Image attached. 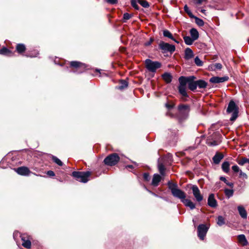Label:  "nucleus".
<instances>
[{
	"instance_id": "nucleus-53",
	"label": "nucleus",
	"mask_w": 249,
	"mask_h": 249,
	"mask_svg": "<svg viewBox=\"0 0 249 249\" xmlns=\"http://www.w3.org/2000/svg\"><path fill=\"white\" fill-rule=\"evenodd\" d=\"M153 41V39L152 38H150L149 40L148 41H147L146 42H145L144 43V45L145 46H149L150 45H151V44L152 43V42Z\"/></svg>"
},
{
	"instance_id": "nucleus-37",
	"label": "nucleus",
	"mask_w": 249,
	"mask_h": 249,
	"mask_svg": "<svg viewBox=\"0 0 249 249\" xmlns=\"http://www.w3.org/2000/svg\"><path fill=\"white\" fill-rule=\"evenodd\" d=\"M195 18V22L199 26H202L204 25V21L200 18H199L197 17H193Z\"/></svg>"
},
{
	"instance_id": "nucleus-48",
	"label": "nucleus",
	"mask_w": 249,
	"mask_h": 249,
	"mask_svg": "<svg viewBox=\"0 0 249 249\" xmlns=\"http://www.w3.org/2000/svg\"><path fill=\"white\" fill-rule=\"evenodd\" d=\"M107 3L110 4H115L117 3L118 0H105Z\"/></svg>"
},
{
	"instance_id": "nucleus-19",
	"label": "nucleus",
	"mask_w": 249,
	"mask_h": 249,
	"mask_svg": "<svg viewBox=\"0 0 249 249\" xmlns=\"http://www.w3.org/2000/svg\"><path fill=\"white\" fill-rule=\"evenodd\" d=\"M194 56V53L192 50L189 48H187L185 49V57L184 58L186 60H189L192 58Z\"/></svg>"
},
{
	"instance_id": "nucleus-14",
	"label": "nucleus",
	"mask_w": 249,
	"mask_h": 249,
	"mask_svg": "<svg viewBox=\"0 0 249 249\" xmlns=\"http://www.w3.org/2000/svg\"><path fill=\"white\" fill-rule=\"evenodd\" d=\"M237 210L240 215L242 218L246 219L247 218V212L243 206H238L237 207Z\"/></svg>"
},
{
	"instance_id": "nucleus-31",
	"label": "nucleus",
	"mask_w": 249,
	"mask_h": 249,
	"mask_svg": "<svg viewBox=\"0 0 249 249\" xmlns=\"http://www.w3.org/2000/svg\"><path fill=\"white\" fill-rule=\"evenodd\" d=\"M179 82V86H186V84L187 83V80L186 77L181 76L178 79Z\"/></svg>"
},
{
	"instance_id": "nucleus-34",
	"label": "nucleus",
	"mask_w": 249,
	"mask_h": 249,
	"mask_svg": "<svg viewBox=\"0 0 249 249\" xmlns=\"http://www.w3.org/2000/svg\"><path fill=\"white\" fill-rule=\"evenodd\" d=\"M219 143H220V142L218 141H212L209 139H207V143L208 145H209L210 146H215V145L219 144Z\"/></svg>"
},
{
	"instance_id": "nucleus-4",
	"label": "nucleus",
	"mask_w": 249,
	"mask_h": 249,
	"mask_svg": "<svg viewBox=\"0 0 249 249\" xmlns=\"http://www.w3.org/2000/svg\"><path fill=\"white\" fill-rule=\"evenodd\" d=\"M145 67L151 72H155L156 70L160 68L161 63L158 61H153L149 59H147L145 61Z\"/></svg>"
},
{
	"instance_id": "nucleus-6",
	"label": "nucleus",
	"mask_w": 249,
	"mask_h": 249,
	"mask_svg": "<svg viewBox=\"0 0 249 249\" xmlns=\"http://www.w3.org/2000/svg\"><path fill=\"white\" fill-rule=\"evenodd\" d=\"M209 227L204 224H200L197 227V235L199 239L203 240L208 231Z\"/></svg>"
},
{
	"instance_id": "nucleus-42",
	"label": "nucleus",
	"mask_w": 249,
	"mask_h": 249,
	"mask_svg": "<svg viewBox=\"0 0 249 249\" xmlns=\"http://www.w3.org/2000/svg\"><path fill=\"white\" fill-rule=\"evenodd\" d=\"M159 170L161 175H164L165 168L164 166L162 164L159 165Z\"/></svg>"
},
{
	"instance_id": "nucleus-39",
	"label": "nucleus",
	"mask_w": 249,
	"mask_h": 249,
	"mask_svg": "<svg viewBox=\"0 0 249 249\" xmlns=\"http://www.w3.org/2000/svg\"><path fill=\"white\" fill-rule=\"evenodd\" d=\"M247 163H249V159H247L246 158H242V159L238 161V163L241 165H243L244 164Z\"/></svg>"
},
{
	"instance_id": "nucleus-32",
	"label": "nucleus",
	"mask_w": 249,
	"mask_h": 249,
	"mask_svg": "<svg viewBox=\"0 0 249 249\" xmlns=\"http://www.w3.org/2000/svg\"><path fill=\"white\" fill-rule=\"evenodd\" d=\"M188 88L192 91L195 90L197 88L196 81L194 82H190L188 84Z\"/></svg>"
},
{
	"instance_id": "nucleus-3",
	"label": "nucleus",
	"mask_w": 249,
	"mask_h": 249,
	"mask_svg": "<svg viewBox=\"0 0 249 249\" xmlns=\"http://www.w3.org/2000/svg\"><path fill=\"white\" fill-rule=\"evenodd\" d=\"M90 172H76L74 171L72 172V175L76 179L80 182L86 183L89 180V178L90 176Z\"/></svg>"
},
{
	"instance_id": "nucleus-50",
	"label": "nucleus",
	"mask_w": 249,
	"mask_h": 249,
	"mask_svg": "<svg viewBox=\"0 0 249 249\" xmlns=\"http://www.w3.org/2000/svg\"><path fill=\"white\" fill-rule=\"evenodd\" d=\"M239 177L240 178H247V175L246 174L242 172L241 170H240L239 171Z\"/></svg>"
},
{
	"instance_id": "nucleus-55",
	"label": "nucleus",
	"mask_w": 249,
	"mask_h": 249,
	"mask_svg": "<svg viewBox=\"0 0 249 249\" xmlns=\"http://www.w3.org/2000/svg\"><path fill=\"white\" fill-rule=\"evenodd\" d=\"M131 17H124L123 21L125 22L126 20H128Z\"/></svg>"
},
{
	"instance_id": "nucleus-2",
	"label": "nucleus",
	"mask_w": 249,
	"mask_h": 249,
	"mask_svg": "<svg viewBox=\"0 0 249 249\" xmlns=\"http://www.w3.org/2000/svg\"><path fill=\"white\" fill-rule=\"evenodd\" d=\"M239 108L235 102L231 100L229 103L227 108V113L231 115L230 118L231 121H235L238 116Z\"/></svg>"
},
{
	"instance_id": "nucleus-56",
	"label": "nucleus",
	"mask_w": 249,
	"mask_h": 249,
	"mask_svg": "<svg viewBox=\"0 0 249 249\" xmlns=\"http://www.w3.org/2000/svg\"><path fill=\"white\" fill-rule=\"evenodd\" d=\"M197 10L198 11H200L202 12V13H203L204 14H206V13H205L206 10H204V9H199Z\"/></svg>"
},
{
	"instance_id": "nucleus-29",
	"label": "nucleus",
	"mask_w": 249,
	"mask_h": 249,
	"mask_svg": "<svg viewBox=\"0 0 249 249\" xmlns=\"http://www.w3.org/2000/svg\"><path fill=\"white\" fill-rule=\"evenodd\" d=\"M216 223L219 226L223 225L225 223V218L222 216H218L217 218Z\"/></svg>"
},
{
	"instance_id": "nucleus-24",
	"label": "nucleus",
	"mask_w": 249,
	"mask_h": 249,
	"mask_svg": "<svg viewBox=\"0 0 249 249\" xmlns=\"http://www.w3.org/2000/svg\"><path fill=\"white\" fill-rule=\"evenodd\" d=\"M163 36L165 37H168L171 39L174 40L175 42L178 43L179 42L174 38L172 34L167 30H164L163 32Z\"/></svg>"
},
{
	"instance_id": "nucleus-9",
	"label": "nucleus",
	"mask_w": 249,
	"mask_h": 249,
	"mask_svg": "<svg viewBox=\"0 0 249 249\" xmlns=\"http://www.w3.org/2000/svg\"><path fill=\"white\" fill-rule=\"evenodd\" d=\"M179 113L184 116H187L190 111V107L187 105H180L178 107Z\"/></svg>"
},
{
	"instance_id": "nucleus-26",
	"label": "nucleus",
	"mask_w": 249,
	"mask_h": 249,
	"mask_svg": "<svg viewBox=\"0 0 249 249\" xmlns=\"http://www.w3.org/2000/svg\"><path fill=\"white\" fill-rule=\"evenodd\" d=\"M186 87L183 86H179L178 91L180 94L183 97H188L187 93L186 92Z\"/></svg>"
},
{
	"instance_id": "nucleus-54",
	"label": "nucleus",
	"mask_w": 249,
	"mask_h": 249,
	"mask_svg": "<svg viewBox=\"0 0 249 249\" xmlns=\"http://www.w3.org/2000/svg\"><path fill=\"white\" fill-rule=\"evenodd\" d=\"M165 106L166 107L168 108V109H170V108H172L174 106V105L173 104H169V103H166L165 104Z\"/></svg>"
},
{
	"instance_id": "nucleus-35",
	"label": "nucleus",
	"mask_w": 249,
	"mask_h": 249,
	"mask_svg": "<svg viewBox=\"0 0 249 249\" xmlns=\"http://www.w3.org/2000/svg\"><path fill=\"white\" fill-rule=\"evenodd\" d=\"M128 86L127 82L125 80H121L120 81V86H119L118 89H123Z\"/></svg>"
},
{
	"instance_id": "nucleus-22",
	"label": "nucleus",
	"mask_w": 249,
	"mask_h": 249,
	"mask_svg": "<svg viewBox=\"0 0 249 249\" xmlns=\"http://www.w3.org/2000/svg\"><path fill=\"white\" fill-rule=\"evenodd\" d=\"M191 34V37H192L194 40H196L199 37V34L196 29L192 28L190 31Z\"/></svg>"
},
{
	"instance_id": "nucleus-25",
	"label": "nucleus",
	"mask_w": 249,
	"mask_h": 249,
	"mask_svg": "<svg viewBox=\"0 0 249 249\" xmlns=\"http://www.w3.org/2000/svg\"><path fill=\"white\" fill-rule=\"evenodd\" d=\"M197 87L199 89H204L207 86V83L203 80H199L196 81Z\"/></svg>"
},
{
	"instance_id": "nucleus-45",
	"label": "nucleus",
	"mask_w": 249,
	"mask_h": 249,
	"mask_svg": "<svg viewBox=\"0 0 249 249\" xmlns=\"http://www.w3.org/2000/svg\"><path fill=\"white\" fill-rule=\"evenodd\" d=\"M187 83L189 84L190 82H194V80L196 78L194 76H191L189 77H187Z\"/></svg>"
},
{
	"instance_id": "nucleus-16",
	"label": "nucleus",
	"mask_w": 249,
	"mask_h": 249,
	"mask_svg": "<svg viewBox=\"0 0 249 249\" xmlns=\"http://www.w3.org/2000/svg\"><path fill=\"white\" fill-rule=\"evenodd\" d=\"M182 203L184 204L185 206L189 207L191 210L195 208V204L190 199H185V198L182 200Z\"/></svg>"
},
{
	"instance_id": "nucleus-21",
	"label": "nucleus",
	"mask_w": 249,
	"mask_h": 249,
	"mask_svg": "<svg viewBox=\"0 0 249 249\" xmlns=\"http://www.w3.org/2000/svg\"><path fill=\"white\" fill-rule=\"evenodd\" d=\"M223 155L221 153H216L213 157V160L215 164H218L221 160L223 158Z\"/></svg>"
},
{
	"instance_id": "nucleus-43",
	"label": "nucleus",
	"mask_w": 249,
	"mask_h": 249,
	"mask_svg": "<svg viewBox=\"0 0 249 249\" xmlns=\"http://www.w3.org/2000/svg\"><path fill=\"white\" fill-rule=\"evenodd\" d=\"M192 1L194 4L199 5L202 4L204 2H206V0H192Z\"/></svg>"
},
{
	"instance_id": "nucleus-8",
	"label": "nucleus",
	"mask_w": 249,
	"mask_h": 249,
	"mask_svg": "<svg viewBox=\"0 0 249 249\" xmlns=\"http://www.w3.org/2000/svg\"><path fill=\"white\" fill-rule=\"evenodd\" d=\"M193 194L196 200L200 202L203 200V196L200 194V191L196 185H193L191 188Z\"/></svg>"
},
{
	"instance_id": "nucleus-5",
	"label": "nucleus",
	"mask_w": 249,
	"mask_h": 249,
	"mask_svg": "<svg viewBox=\"0 0 249 249\" xmlns=\"http://www.w3.org/2000/svg\"><path fill=\"white\" fill-rule=\"evenodd\" d=\"M120 160V157L117 153L111 154L107 156L104 161L105 164L109 166H113L118 163Z\"/></svg>"
},
{
	"instance_id": "nucleus-41",
	"label": "nucleus",
	"mask_w": 249,
	"mask_h": 249,
	"mask_svg": "<svg viewBox=\"0 0 249 249\" xmlns=\"http://www.w3.org/2000/svg\"><path fill=\"white\" fill-rule=\"evenodd\" d=\"M195 63L197 66H202L203 62L199 59L198 56L195 58Z\"/></svg>"
},
{
	"instance_id": "nucleus-57",
	"label": "nucleus",
	"mask_w": 249,
	"mask_h": 249,
	"mask_svg": "<svg viewBox=\"0 0 249 249\" xmlns=\"http://www.w3.org/2000/svg\"><path fill=\"white\" fill-rule=\"evenodd\" d=\"M126 168H133V166L132 165H129L126 166Z\"/></svg>"
},
{
	"instance_id": "nucleus-27",
	"label": "nucleus",
	"mask_w": 249,
	"mask_h": 249,
	"mask_svg": "<svg viewBox=\"0 0 249 249\" xmlns=\"http://www.w3.org/2000/svg\"><path fill=\"white\" fill-rule=\"evenodd\" d=\"M222 169L223 171L226 173L230 170V163L228 161H224L222 164Z\"/></svg>"
},
{
	"instance_id": "nucleus-28",
	"label": "nucleus",
	"mask_w": 249,
	"mask_h": 249,
	"mask_svg": "<svg viewBox=\"0 0 249 249\" xmlns=\"http://www.w3.org/2000/svg\"><path fill=\"white\" fill-rule=\"evenodd\" d=\"M183 39L185 44L188 45H191L195 41L192 37L189 36H184Z\"/></svg>"
},
{
	"instance_id": "nucleus-36",
	"label": "nucleus",
	"mask_w": 249,
	"mask_h": 249,
	"mask_svg": "<svg viewBox=\"0 0 249 249\" xmlns=\"http://www.w3.org/2000/svg\"><path fill=\"white\" fill-rule=\"evenodd\" d=\"M224 193L225 194V195L228 197L230 198V197L232 196L233 195V190H230L228 189H226L224 190Z\"/></svg>"
},
{
	"instance_id": "nucleus-20",
	"label": "nucleus",
	"mask_w": 249,
	"mask_h": 249,
	"mask_svg": "<svg viewBox=\"0 0 249 249\" xmlns=\"http://www.w3.org/2000/svg\"><path fill=\"white\" fill-rule=\"evenodd\" d=\"M16 49L18 53L21 54L26 51V48L24 44L20 43L17 45Z\"/></svg>"
},
{
	"instance_id": "nucleus-58",
	"label": "nucleus",
	"mask_w": 249,
	"mask_h": 249,
	"mask_svg": "<svg viewBox=\"0 0 249 249\" xmlns=\"http://www.w3.org/2000/svg\"><path fill=\"white\" fill-rule=\"evenodd\" d=\"M123 16H130V15H129V14L128 13H124V15H123Z\"/></svg>"
},
{
	"instance_id": "nucleus-44",
	"label": "nucleus",
	"mask_w": 249,
	"mask_h": 249,
	"mask_svg": "<svg viewBox=\"0 0 249 249\" xmlns=\"http://www.w3.org/2000/svg\"><path fill=\"white\" fill-rule=\"evenodd\" d=\"M138 1H136L135 0H131V5L132 6L135 8L136 9H139V6L138 5Z\"/></svg>"
},
{
	"instance_id": "nucleus-30",
	"label": "nucleus",
	"mask_w": 249,
	"mask_h": 249,
	"mask_svg": "<svg viewBox=\"0 0 249 249\" xmlns=\"http://www.w3.org/2000/svg\"><path fill=\"white\" fill-rule=\"evenodd\" d=\"M162 78L167 83H170L172 81L171 75L168 73H165L162 75Z\"/></svg>"
},
{
	"instance_id": "nucleus-17",
	"label": "nucleus",
	"mask_w": 249,
	"mask_h": 249,
	"mask_svg": "<svg viewBox=\"0 0 249 249\" xmlns=\"http://www.w3.org/2000/svg\"><path fill=\"white\" fill-rule=\"evenodd\" d=\"M238 242L243 246H247L248 244V242L244 234H240L238 236Z\"/></svg>"
},
{
	"instance_id": "nucleus-38",
	"label": "nucleus",
	"mask_w": 249,
	"mask_h": 249,
	"mask_svg": "<svg viewBox=\"0 0 249 249\" xmlns=\"http://www.w3.org/2000/svg\"><path fill=\"white\" fill-rule=\"evenodd\" d=\"M220 179L223 181H224L228 186H230L231 188H233V184L232 182H229L226 178L224 177H221L220 178Z\"/></svg>"
},
{
	"instance_id": "nucleus-18",
	"label": "nucleus",
	"mask_w": 249,
	"mask_h": 249,
	"mask_svg": "<svg viewBox=\"0 0 249 249\" xmlns=\"http://www.w3.org/2000/svg\"><path fill=\"white\" fill-rule=\"evenodd\" d=\"M160 180V176L158 174H154L152 179V184L154 186H157Z\"/></svg>"
},
{
	"instance_id": "nucleus-15",
	"label": "nucleus",
	"mask_w": 249,
	"mask_h": 249,
	"mask_svg": "<svg viewBox=\"0 0 249 249\" xmlns=\"http://www.w3.org/2000/svg\"><path fill=\"white\" fill-rule=\"evenodd\" d=\"M70 65L71 67L75 68H82L83 69L86 68V66L85 64L78 61H71L70 63Z\"/></svg>"
},
{
	"instance_id": "nucleus-11",
	"label": "nucleus",
	"mask_w": 249,
	"mask_h": 249,
	"mask_svg": "<svg viewBox=\"0 0 249 249\" xmlns=\"http://www.w3.org/2000/svg\"><path fill=\"white\" fill-rule=\"evenodd\" d=\"M229 77L228 76H224L219 77L217 76L212 77L210 79V82L212 83H220L228 81Z\"/></svg>"
},
{
	"instance_id": "nucleus-12",
	"label": "nucleus",
	"mask_w": 249,
	"mask_h": 249,
	"mask_svg": "<svg viewBox=\"0 0 249 249\" xmlns=\"http://www.w3.org/2000/svg\"><path fill=\"white\" fill-rule=\"evenodd\" d=\"M21 240L22 241V245L27 249H30L31 247V242L29 239V237H27L25 234L21 235Z\"/></svg>"
},
{
	"instance_id": "nucleus-47",
	"label": "nucleus",
	"mask_w": 249,
	"mask_h": 249,
	"mask_svg": "<svg viewBox=\"0 0 249 249\" xmlns=\"http://www.w3.org/2000/svg\"><path fill=\"white\" fill-rule=\"evenodd\" d=\"M231 168L233 171L235 173H237L240 171L239 167L236 165L232 166Z\"/></svg>"
},
{
	"instance_id": "nucleus-7",
	"label": "nucleus",
	"mask_w": 249,
	"mask_h": 249,
	"mask_svg": "<svg viewBox=\"0 0 249 249\" xmlns=\"http://www.w3.org/2000/svg\"><path fill=\"white\" fill-rule=\"evenodd\" d=\"M160 48L164 52H169L173 53L175 51V46L173 45L169 44L161 41L159 44Z\"/></svg>"
},
{
	"instance_id": "nucleus-46",
	"label": "nucleus",
	"mask_w": 249,
	"mask_h": 249,
	"mask_svg": "<svg viewBox=\"0 0 249 249\" xmlns=\"http://www.w3.org/2000/svg\"><path fill=\"white\" fill-rule=\"evenodd\" d=\"M213 67H214V70L216 69V70H220L222 69V66L221 64L217 63H215V64H214Z\"/></svg>"
},
{
	"instance_id": "nucleus-13",
	"label": "nucleus",
	"mask_w": 249,
	"mask_h": 249,
	"mask_svg": "<svg viewBox=\"0 0 249 249\" xmlns=\"http://www.w3.org/2000/svg\"><path fill=\"white\" fill-rule=\"evenodd\" d=\"M208 204L212 208H215L217 206V201L213 194H211L209 195L208 199Z\"/></svg>"
},
{
	"instance_id": "nucleus-10",
	"label": "nucleus",
	"mask_w": 249,
	"mask_h": 249,
	"mask_svg": "<svg viewBox=\"0 0 249 249\" xmlns=\"http://www.w3.org/2000/svg\"><path fill=\"white\" fill-rule=\"evenodd\" d=\"M15 170L18 174L22 176H28L31 172L29 168L25 166L18 167Z\"/></svg>"
},
{
	"instance_id": "nucleus-40",
	"label": "nucleus",
	"mask_w": 249,
	"mask_h": 249,
	"mask_svg": "<svg viewBox=\"0 0 249 249\" xmlns=\"http://www.w3.org/2000/svg\"><path fill=\"white\" fill-rule=\"evenodd\" d=\"M52 160L55 163H56L58 165H59V166L63 165V162L56 157L53 156L52 157Z\"/></svg>"
},
{
	"instance_id": "nucleus-23",
	"label": "nucleus",
	"mask_w": 249,
	"mask_h": 249,
	"mask_svg": "<svg viewBox=\"0 0 249 249\" xmlns=\"http://www.w3.org/2000/svg\"><path fill=\"white\" fill-rule=\"evenodd\" d=\"M0 54L7 56H11L12 54V53L7 48L4 47L2 48L1 49H0Z\"/></svg>"
},
{
	"instance_id": "nucleus-1",
	"label": "nucleus",
	"mask_w": 249,
	"mask_h": 249,
	"mask_svg": "<svg viewBox=\"0 0 249 249\" xmlns=\"http://www.w3.org/2000/svg\"><path fill=\"white\" fill-rule=\"evenodd\" d=\"M168 187L171 191L172 195L177 198H178L182 201V200L186 197L185 193L181 190L179 189L178 187V185L176 183H173L171 182L168 183Z\"/></svg>"
},
{
	"instance_id": "nucleus-51",
	"label": "nucleus",
	"mask_w": 249,
	"mask_h": 249,
	"mask_svg": "<svg viewBox=\"0 0 249 249\" xmlns=\"http://www.w3.org/2000/svg\"><path fill=\"white\" fill-rule=\"evenodd\" d=\"M143 177V178L144 179V180H145L146 181H148L150 179L149 175L147 173H144Z\"/></svg>"
},
{
	"instance_id": "nucleus-52",
	"label": "nucleus",
	"mask_w": 249,
	"mask_h": 249,
	"mask_svg": "<svg viewBox=\"0 0 249 249\" xmlns=\"http://www.w3.org/2000/svg\"><path fill=\"white\" fill-rule=\"evenodd\" d=\"M47 174L50 177H54L55 176L54 173L51 170L48 171L47 172Z\"/></svg>"
},
{
	"instance_id": "nucleus-33",
	"label": "nucleus",
	"mask_w": 249,
	"mask_h": 249,
	"mask_svg": "<svg viewBox=\"0 0 249 249\" xmlns=\"http://www.w3.org/2000/svg\"><path fill=\"white\" fill-rule=\"evenodd\" d=\"M138 3L144 8H147L149 6L148 2L145 0H138Z\"/></svg>"
},
{
	"instance_id": "nucleus-49",
	"label": "nucleus",
	"mask_w": 249,
	"mask_h": 249,
	"mask_svg": "<svg viewBox=\"0 0 249 249\" xmlns=\"http://www.w3.org/2000/svg\"><path fill=\"white\" fill-rule=\"evenodd\" d=\"M184 10L188 14L189 16H193L192 14L191 11L189 10L188 7L186 5L184 6Z\"/></svg>"
}]
</instances>
